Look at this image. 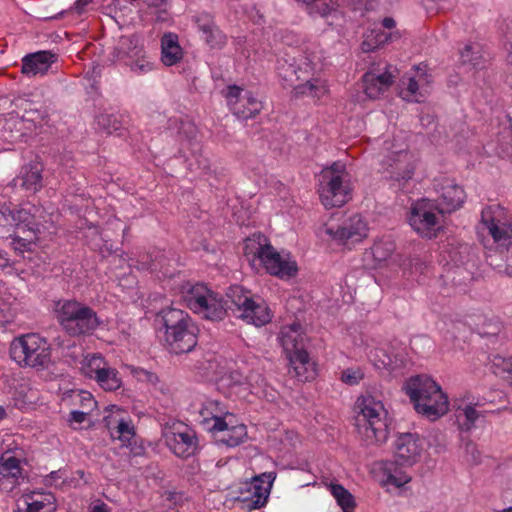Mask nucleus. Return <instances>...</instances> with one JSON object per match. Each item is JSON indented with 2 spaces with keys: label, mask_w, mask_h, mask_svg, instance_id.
Returning <instances> with one entry per match:
<instances>
[{
  "label": "nucleus",
  "mask_w": 512,
  "mask_h": 512,
  "mask_svg": "<svg viewBox=\"0 0 512 512\" xmlns=\"http://www.w3.org/2000/svg\"><path fill=\"white\" fill-rule=\"evenodd\" d=\"M238 385L243 388L247 396L248 394H254L258 397L266 396L265 380L258 373L249 374L243 378V381H240Z\"/></svg>",
  "instance_id": "c03bdc74"
},
{
  "label": "nucleus",
  "mask_w": 512,
  "mask_h": 512,
  "mask_svg": "<svg viewBox=\"0 0 512 512\" xmlns=\"http://www.w3.org/2000/svg\"><path fill=\"white\" fill-rule=\"evenodd\" d=\"M402 84L400 95L406 101L421 102L429 92L428 75L419 68L413 76L403 80Z\"/></svg>",
  "instance_id": "bb28decb"
},
{
  "label": "nucleus",
  "mask_w": 512,
  "mask_h": 512,
  "mask_svg": "<svg viewBox=\"0 0 512 512\" xmlns=\"http://www.w3.org/2000/svg\"><path fill=\"white\" fill-rule=\"evenodd\" d=\"M383 172L386 177L391 179L400 189L406 188L407 184L413 179L417 158L408 151L406 143V134L399 132L383 141Z\"/></svg>",
  "instance_id": "7ed1b4c3"
},
{
  "label": "nucleus",
  "mask_w": 512,
  "mask_h": 512,
  "mask_svg": "<svg viewBox=\"0 0 512 512\" xmlns=\"http://www.w3.org/2000/svg\"><path fill=\"white\" fill-rule=\"evenodd\" d=\"M40 232L35 233H26L25 237L17 236L12 241L13 249L19 254H24L25 252H31L32 247L35 245V241L38 239V234Z\"/></svg>",
  "instance_id": "8fccbe9b"
},
{
  "label": "nucleus",
  "mask_w": 512,
  "mask_h": 512,
  "mask_svg": "<svg viewBox=\"0 0 512 512\" xmlns=\"http://www.w3.org/2000/svg\"><path fill=\"white\" fill-rule=\"evenodd\" d=\"M12 210L6 204L0 205V227L13 226L11 222Z\"/></svg>",
  "instance_id": "13d9d810"
},
{
  "label": "nucleus",
  "mask_w": 512,
  "mask_h": 512,
  "mask_svg": "<svg viewBox=\"0 0 512 512\" xmlns=\"http://www.w3.org/2000/svg\"><path fill=\"white\" fill-rule=\"evenodd\" d=\"M275 478V472H265L253 477L251 481L244 482L240 488V501L250 510L263 507Z\"/></svg>",
  "instance_id": "2eb2a0df"
},
{
  "label": "nucleus",
  "mask_w": 512,
  "mask_h": 512,
  "mask_svg": "<svg viewBox=\"0 0 512 512\" xmlns=\"http://www.w3.org/2000/svg\"><path fill=\"white\" fill-rule=\"evenodd\" d=\"M92 2L93 0H77L74 4V9L77 13L81 14L86 11L87 6Z\"/></svg>",
  "instance_id": "680f3d73"
},
{
  "label": "nucleus",
  "mask_w": 512,
  "mask_h": 512,
  "mask_svg": "<svg viewBox=\"0 0 512 512\" xmlns=\"http://www.w3.org/2000/svg\"><path fill=\"white\" fill-rule=\"evenodd\" d=\"M394 250V241L390 237H382L365 253V261L371 268L376 269L391 257Z\"/></svg>",
  "instance_id": "c9c22d12"
},
{
  "label": "nucleus",
  "mask_w": 512,
  "mask_h": 512,
  "mask_svg": "<svg viewBox=\"0 0 512 512\" xmlns=\"http://www.w3.org/2000/svg\"><path fill=\"white\" fill-rule=\"evenodd\" d=\"M165 326V340L176 354L190 352L197 344L198 329L191 318L180 309L168 308L162 311Z\"/></svg>",
  "instance_id": "0eeeda50"
},
{
  "label": "nucleus",
  "mask_w": 512,
  "mask_h": 512,
  "mask_svg": "<svg viewBox=\"0 0 512 512\" xmlns=\"http://www.w3.org/2000/svg\"><path fill=\"white\" fill-rule=\"evenodd\" d=\"M506 251L508 252L506 257V273L512 276V246Z\"/></svg>",
  "instance_id": "e2e57ef3"
},
{
  "label": "nucleus",
  "mask_w": 512,
  "mask_h": 512,
  "mask_svg": "<svg viewBox=\"0 0 512 512\" xmlns=\"http://www.w3.org/2000/svg\"><path fill=\"white\" fill-rule=\"evenodd\" d=\"M186 132L190 134V136H189V140H190V139H192V138H194V137H195V134H196V128H195V126H194V125H192V124H189V123H188V124H186L185 126H183V127L181 128V133H186Z\"/></svg>",
  "instance_id": "0e129e2a"
},
{
  "label": "nucleus",
  "mask_w": 512,
  "mask_h": 512,
  "mask_svg": "<svg viewBox=\"0 0 512 512\" xmlns=\"http://www.w3.org/2000/svg\"><path fill=\"white\" fill-rule=\"evenodd\" d=\"M183 300L190 310L209 320L222 319L229 302L201 283L185 287Z\"/></svg>",
  "instance_id": "9d476101"
},
{
  "label": "nucleus",
  "mask_w": 512,
  "mask_h": 512,
  "mask_svg": "<svg viewBox=\"0 0 512 512\" xmlns=\"http://www.w3.org/2000/svg\"><path fill=\"white\" fill-rule=\"evenodd\" d=\"M404 390L416 412L431 421L439 419L449 409L447 395L430 376L417 375L409 378Z\"/></svg>",
  "instance_id": "f03ea898"
},
{
  "label": "nucleus",
  "mask_w": 512,
  "mask_h": 512,
  "mask_svg": "<svg viewBox=\"0 0 512 512\" xmlns=\"http://www.w3.org/2000/svg\"><path fill=\"white\" fill-rule=\"evenodd\" d=\"M444 252L447 254V256L444 255L447 264L453 263V265L459 267L465 263V260L469 256V246L467 244L451 245V247Z\"/></svg>",
  "instance_id": "09e8293b"
},
{
  "label": "nucleus",
  "mask_w": 512,
  "mask_h": 512,
  "mask_svg": "<svg viewBox=\"0 0 512 512\" xmlns=\"http://www.w3.org/2000/svg\"><path fill=\"white\" fill-rule=\"evenodd\" d=\"M328 489L343 512H353L356 506L354 496L342 485L331 483Z\"/></svg>",
  "instance_id": "37998d69"
},
{
  "label": "nucleus",
  "mask_w": 512,
  "mask_h": 512,
  "mask_svg": "<svg viewBox=\"0 0 512 512\" xmlns=\"http://www.w3.org/2000/svg\"><path fill=\"white\" fill-rule=\"evenodd\" d=\"M424 451V440L414 433L399 434L393 442L394 458L405 467L413 466L419 462Z\"/></svg>",
  "instance_id": "6ab92c4d"
},
{
  "label": "nucleus",
  "mask_w": 512,
  "mask_h": 512,
  "mask_svg": "<svg viewBox=\"0 0 512 512\" xmlns=\"http://www.w3.org/2000/svg\"><path fill=\"white\" fill-rule=\"evenodd\" d=\"M193 145V151L191 158H187L188 161V168L191 171H207L209 169V160L205 157H203L201 154L197 153L198 150V144L197 143H191Z\"/></svg>",
  "instance_id": "603ef678"
},
{
  "label": "nucleus",
  "mask_w": 512,
  "mask_h": 512,
  "mask_svg": "<svg viewBox=\"0 0 512 512\" xmlns=\"http://www.w3.org/2000/svg\"><path fill=\"white\" fill-rule=\"evenodd\" d=\"M278 339L286 357L305 350L306 336L299 323L283 326Z\"/></svg>",
  "instance_id": "c756f323"
},
{
  "label": "nucleus",
  "mask_w": 512,
  "mask_h": 512,
  "mask_svg": "<svg viewBox=\"0 0 512 512\" xmlns=\"http://www.w3.org/2000/svg\"><path fill=\"white\" fill-rule=\"evenodd\" d=\"M364 375L361 367H351L342 371L341 380L347 385H357L363 380Z\"/></svg>",
  "instance_id": "6e6d98bb"
},
{
  "label": "nucleus",
  "mask_w": 512,
  "mask_h": 512,
  "mask_svg": "<svg viewBox=\"0 0 512 512\" xmlns=\"http://www.w3.org/2000/svg\"><path fill=\"white\" fill-rule=\"evenodd\" d=\"M492 373L503 379L512 377V356L494 355L489 358Z\"/></svg>",
  "instance_id": "a18cd8bd"
},
{
  "label": "nucleus",
  "mask_w": 512,
  "mask_h": 512,
  "mask_svg": "<svg viewBox=\"0 0 512 512\" xmlns=\"http://www.w3.org/2000/svg\"><path fill=\"white\" fill-rule=\"evenodd\" d=\"M505 50L507 51L506 61H507L508 69L510 71V75L508 76L507 81H508L509 85L512 87V42H507L505 44Z\"/></svg>",
  "instance_id": "bf43d9fd"
},
{
  "label": "nucleus",
  "mask_w": 512,
  "mask_h": 512,
  "mask_svg": "<svg viewBox=\"0 0 512 512\" xmlns=\"http://www.w3.org/2000/svg\"><path fill=\"white\" fill-rule=\"evenodd\" d=\"M200 422L204 425L205 429L212 432L220 425L225 426L228 416L233 414L228 412L226 406L216 400H206L200 411Z\"/></svg>",
  "instance_id": "cd10ccee"
},
{
  "label": "nucleus",
  "mask_w": 512,
  "mask_h": 512,
  "mask_svg": "<svg viewBox=\"0 0 512 512\" xmlns=\"http://www.w3.org/2000/svg\"><path fill=\"white\" fill-rule=\"evenodd\" d=\"M55 61V54L49 51H39L23 58L22 72L27 76L43 75Z\"/></svg>",
  "instance_id": "f704fd0d"
},
{
  "label": "nucleus",
  "mask_w": 512,
  "mask_h": 512,
  "mask_svg": "<svg viewBox=\"0 0 512 512\" xmlns=\"http://www.w3.org/2000/svg\"><path fill=\"white\" fill-rule=\"evenodd\" d=\"M376 476L381 487L388 492L405 491L412 480V476L396 460L380 462Z\"/></svg>",
  "instance_id": "aec40b11"
},
{
  "label": "nucleus",
  "mask_w": 512,
  "mask_h": 512,
  "mask_svg": "<svg viewBox=\"0 0 512 512\" xmlns=\"http://www.w3.org/2000/svg\"><path fill=\"white\" fill-rule=\"evenodd\" d=\"M439 193L441 202L438 205L443 213L460 208L466 198L463 188L452 180H445Z\"/></svg>",
  "instance_id": "72a5a7b5"
},
{
  "label": "nucleus",
  "mask_w": 512,
  "mask_h": 512,
  "mask_svg": "<svg viewBox=\"0 0 512 512\" xmlns=\"http://www.w3.org/2000/svg\"><path fill=\"white\" fill-rule=\"evenodd\" d=\"M57 316L61 326L73 336L90 334L102 324L93 309L76 300L59 303Z\"/></svg>",
  "instance_id": "9b49d317"
},
{
  "label": "nucleus",
  "mask_w": 512,
  "mask_h": 512,
  "mask_svg": "<svg viewBox=\"0 0 512 512\" xmlns=\"http://www.w3.org/2000/svg\"><path fill=\"white\" fill-rule=\"evenodd\" d=\"M393 83V76L385 68L381 70L371 69L363 76V88L366 96L370 99H376L384 94Z\"/></svg>",
  "instance_id": "7c9ffc66"
},
{
  "label": "nucleus",
  "mask_w": 512,
  "mask_h": 512,
  "mask_svg": "<svg viewBox=\"0 0 512 512\" xmlns=\"http://www.w3.org/2000/svg\"><path fill=\"white\" fill-rule=\"evenodd\" d=\"M183 58V49L179 44L178 35L172 32L164 33L161 38V61L166 66H172Z\"/></svg>",
  "instance_id": "4c0bfd02"
},
{
  "label": "nucleus",
  "mask_w": 512,
  "mask_h": 512,
  "mask_svg": "<svg viewBox=\"0 0 512 512\" xmlns=\"http://www.w3.org/2000/svg\"><path fill=\"white\" fill-rule=\"evenodd\" d=\"M460 57L463 63H470L474 67L480 65V49L478 45H467L460 53Z\"/></svg>",
  "instance_id": "864d4df0"
},
{
  "label": "nucleus",
  "mask_w": 512,
  "mask_h": 512,
  "mask_svg": "<svg viewBox=\"0 0 512 512\" xmlns=\"http://www.w3.org/2000/svg\"><path fill=\"white\" fill-rule=\"evenodd\" d=\"M11 222L18 233H35L47 230V223H53V214L35 205L25 204L21 208L12 211Z\"/></svg>",
  "instance_id": "f3484780"
},
{
  "label": "nucleus",
  "mask_w": 512,
  "mask_h": 512,
  "mask_svg": "<svg viewBox=\"0 0 512 512\" xmlns=\"http://www.w3.org/2000/svg\"><path fill=\"white\" fill-rule=\"evenodd\" d=\"M348 342L354 350V353L360 357L365 356L376 368L393 370L397 367V364L393 359L386 353L382 352L384 358H378L377 352L373 353L374 340L362 333L350 335Z\"/></svg>",
  "instance_id": "5701e85b"
},
{
  "label": "nucleus",
  "mask_w": 512,
  "mask_h": 512,
  "mask_svg": "<svg viewBox=\"0 0 512 512\" xmlns=\"http://www.w3.org/2000/svg\"><path fill=\"white\" fill-rule=\"evenodd\" d=\"M198 32L201 39L211 49H221L226 44L225 34L216 26L213 18L209 14H201L196 17Z\"/></svg>",
  "instance_id": "2f4dec72"
},
{
  "label": "nucleus",
  "mask_w": 512,
  "mask_h": 512,
  "mask_svg": "<svg viewBox=\"0 0 512 512\" xmlns=\"http://www.w3.org/2000/svg\"><path fill=\"white\" fill-rule=\"evenodd\" d=\"M244 256L254 270H264L281 280L292 279L298 273V264L292 254L286 250H277L270 240L260 233L246 238Z\"/></svg>",
  "instance_id": "f257e3e1"
},
{
  "label": "nucleus",
  "mask_w": 512,
  "mask_h": 512,
  "mask_svg": "<svg viewBox=\"0 0 512 512\" xmlns=\"http://www.w3.org/2000/svg\"><path fill=\"white\" fill-rule=\"evenodd\" d=\"M23 310L22 303L16 298L7 297L0 301V327H7L15 321Z\"/></svg>",
  "instance_id": "ea45409f"
},
{
  "label": "nucleus",
  "mask_w": 512,
  "mask_h": 512,
  "mask_svg": "<svg viewBox=\"0 0 512 512\" xmlns=\"http://www.w3.org/2000/svg\"><path fill=\"white\" fill-rule=\"evenodd\" d=\"M90 512H109L108 506L104 503H97L93 505Z\"/></svg>",
  "instance_id": "69168bd1"
},
{
  "label": "nucleus",
  "mask_w": 512,
  "mask_h": 512,
  "mask_svg": "<svg viewBox=\"0 0 512 512\" xmlns=\"http://www.w3.org/2000/svg\"><path fill=\"white\" fill-rule=\"evenodd\" d=\"M90 411H87V410H74L70 413V421L71 422H76V423H82L85 421V418L87 416V414L89 413Z\"/></svg>",
  "instance_id": "052dcab7"
},
{
  "label": "nucleus",
  "mask_w": 512,
  "mask_h": 512,
  "mask_svg": "<svg viewBox=\"0 0 512 512\" xmlns=\"http://www.w3.org/2000/svg\"><path fill=\"white\" fill-rule=\"evenodd\" d=\"M41 119L42 115L34 110H25V114L21 118L11 115L5 122L4 128L9 134L4 136V139L10 143L18 142L25 135L24 128L30 129Z\"/></svg>",
  "instance_id": "c85d7f7f"
},
{
  "label": "nucleus",
  "mask_w": 512,
  "mask_h": 512,
  "mask_svg": "<svg viewBox=\"0 0 512 512\" xmlns=\"http://www.w3.org/2000/svg\"><path fill=\"white\" fill-rule=\"evenodd\" d=\"M8 265V259L0 252V266L5 267Z\"/></svg>",
  "instance_id": "774afa93"
},
{
  "label": "nucleus",
  "mask_w": 512,
  "mask_h": 512,
  "mask_svg": "<svg viewBox=\"0 0 512 512\" xmlns=\"http://www.w3.org/2000/svg\"><path fill=\"white\" fill-rule=\"evenodd\" d=\"M10 355L21 367L44 368L50 363L51 348L45 338L28 333L11 342Z\"/></svg>",
  "instance_id": "6e6552de"
},
{
  "label": "nucleus",
  "mask_w": 512,
  "mask_h": 512,
  "mask_svg": "<svg viewBox=\"0 0 512 512\" xmlns=\"http://www.w3.org/2000/svg\"><path fill=\"white\" fill-rule=\"evenodd\" d=\"M359 434L367 444H381L387 440V410L382 400L370 393L361 395L356 402Z\"/></svg>",
  "instance_id": "39448f33"
},
{
  "label": "nucleus",
  "mask_w": 512,
  "mask_h": 512,
  "mask_svg": "<svg viewBox=\"0 0 512 512\" xmlns=\"http://www.w3.org/2000/svg\"><path fill=\"white\" fill-rule=\"evenodd\" d=\"M42 171L43 164L40 161H31L29 164L22 167L16 181L20 182V185L24 189L37 192L42 187Z\"/></svg>",
  "instance_id": "e433bc0d"
},
{
  "label": "nucleus",
  "mask_w": 512,
  "mask_h": 512,
  "mask_svg": "<svg viewBox=\"0 0 512 512\" xmlns=\"http://www.w3.org/2000/svg\"><path fill=\"white\" fill-rule=\"evenodd\" d=\"M232 380H234V386L238 388V393L242 394L244 397H247L245 391H243V388H241L238 383L241 381V380H236L235 377H232Z\"/></svg>",
  "instance_id": "338daca9"
},
{
  "label": "nucleus",
  "mask_w": 512,
  "mask_h": 512,
  "mask_svg": "<svg viewBox=\"0 0 512 512\" xmlns=\"http://www.w3.org/2000/svg\"><path fill=\"white\" fill-rule=\"evenodd\" d=\"M24 479L20 460L10 454H4L0 458V488L5 492H11Z\"/></svg>",
  "instance_id": "393cba45"
},
{
  "label": "nucleus",
  "mask_w": 512,
  "mask_h": 512,
  "mask_svg": "<svg viewBox=\"0 0 512 512\" xmlns=\"http://www.w3.org/2000/svg\"><path fill=\"white\" fill-rule=\"evenodd\" d=\"M55 497L52 493L33 490L24 493L18 500L19 509L23 512H54Z\"/></svg>",
  "instance_id": "a878e982"
},
{
  "label": "nucleus",
  "mask_w": 512,
  "mask_h": 512,
  "mask_svg": "<svg viewBox=\"0 0 512 512\" xmlns=\"http://www.w3.org/2000/svg\"><path fill=\"white\" fill-rule=\"evenodd\" d=\"M408 222L419 236L432 239L444 228V213L435 201L421 199L412 205Z\"/></svg>",
  "instance_id": "f8f14e48"
},
{
  "label": "nucleus",
  "mask_w": 512,
  "mask_h": 512,
  "mask_svg": "<svg viewBox=\"0 0 512 512\" xmlns=\"http://www.w3.org/2000/svg\"><path fill=\"white\" fill-rule=\"evenodd\" d=\"M125 63L137 75L147 74L154 69V62L149 59L142 49L136 50Z\"/></svg>",
  "instance_id": "a19ab883"
},
{
  "label": "nucleus",
  "mask_w": 512,
  "mask_h": 512,
  "mask_svg": "<svg viewBox=\"0 0 512 512\" xmlns=\"http://www.w3.org/2000/svg\"><path fill=\"white\" fill-rule=\"evenodd\" d=\"M290 72L288 70L285 72L279 71L280 76H282L286 81L293 82L291 75L295 74L296 79L303 81L294 86V92L299 96H309L312 98L320 99L328 93V86L325 79L320 76H315L314 72H309L307 69L303 71V68L299 66L298 70L294 68L293 65L289 66ZM281 70V68H279Z\"/></svg>",
  "instance_id": "a211bd4d"
},
{
  "label": "nucleus",
  "mask_w": 512,
  "mask_h": 512,
  "mask_svg": "<svg viewBox=\"0 0 512 512\" xmlns=\"http://www.w3.org/2000/svg\"><path fill=\"white\" fill-rule=\"evenodd\" d=\"M396 26L395 20L386 17L379 24H374L366 30L363 35L361 48L363 52H371L381 48L386 43L392 42L399 38L397 31H392Z\"/></svg>",
  "instance_id": "4be33fe9"
},
{
  "label": "nucleus",
  "mask_w": 512,
  "mask_h": 512,
  "mask_svg": "<svg viewBox=\"0 0 512 512\" xmlns=\"http://www.w3.org/2000/svg\"><path fill=\"white\" fill-rule=\"evenodd\" d=\"M234 315L248 324L264 326L272 319V313L266 302L260 297H252L250 292L240 286H233L227 293Z\"/></svg>",
  "instance_id": "1a4fd4ad"
},
{
  "label": "nucleus",
  "mask_w": 512,
  "mask_h": 512,
  "mask_svg": "<svg viewBox=\"0 0 512 512\" xmlns=\"http://www.w3.org/2000/svg\"><path fill=\"white\" fill-rule=\"evenodd\" d=\"M478 233L487 249L509 250L512 246V215L499 204L484 207Z\"/></svg>",
  "instance_id": "20e7f679"
},
{
  "label": "nucleus",
  "mask_w": 512,
  "mask_h": 512,
  "mask_svg": "<svg viewBox=\"0 0 512 512\" xmlns=\"http://www.w3.org/2000/svg\"><path fill=\"white\" fill-rule=\"evenodd\" d=\"M170 261L163 255L157 256L149 264H142V269L150 270L152 273H156L158 278L161 277H172L174 270H170Z\"/></svg>",
  "instance_id": "de8ad7c7"
},
{
  "label": "nucleus",
  "mask_w": 512,
  "mask_h": 512,
  "mask_svg": "<svg viewBox=\"0 0 512 512\" xmlns=\"http://www.w3.org/2000/svg\"><path fill=\"white\" fill-rule=\"evenodd\" d=\"M95 382L105 391H115L122 386V378L119 372L108 362L98 374Z\"/></svg>",
  "instance_id": "58836bf2"
},
{
  "label": "nucleus",
  "mask_w": 512,
  "mask_h": 512,
  "mask_svg": "<svg viewBox=\"0 0 512 512\" xmlns=\"http://www.w3.org/2000/svg\"><path fill=\"white\" fill-rule=\"evenodd\" d=\"M325 233L336 243L351 246L367 238L369 227L363 216L354 214L340 225H326Z\"/></svg>",
  "instance_id": "4468645a"
},
{
  "label": "nucleus",
  "mask_w": 512,
  "mask_h": 512,
  "mask_svg": "<svg viewBox=\"0 0 512 512\" xmlns=\"http://www.w3.org/2000/svg\"><path fill=\"white\" fill-rule=\"evenodd\" d=\"M162 437L168 449L177 457L188 458L196 454L199 441L196 432L183 422H173L162 430Z\"/></svg>",
  "instance_id": "ddd939ff"
},
{
  "label": "nucleus",
  "mask_w": 512,
  "mask_h": 512,
  "mask_svg": "<svg viewBox=\"0 0 512 512\" xmlns=\"http://www.w3.org/2000/svg\"><path fill=\"white\" fill-rule=\"evenodd\" d=\"M478 412L471 404H459L456 407V418L461 430L469 431L478 419Z\"/></svg>",
  "instance_id": "49530a36"
},
{
  "label": "nucleus",
  "mask_w": 512,
  "mask_h": 512,
  "mask_svg": "<svg viewBox=\"0 0 512 512\" xmlns=\"http://www.w3.org/2000/svg\"><path fill=\"white\" fill-rule=\"evenodd\" d=\"M13 400L16 407L26 409L35 402L36 394L33 390L22 387L20 391L14 393Z\"/></svg>",
  "instance_id": "3c124183"
},
{
  "label": "nucleus",
  "mask_w": 512,
  "mask_h": 512,
  "mask_svg": "<svg viewBox=\"0 0 512 512\" xmlns=\"http://www.w3.org/2000/svg\"><path fill=\"white\" fill-rule=\"evenodd\" d=\"M225 422L227 425H220L212 431L216 442L227 447H236L245 442L248 436L246 426L239 423L234 415L228 416Z\"/></svg>",
  "instance_id": "b1692460"
},
{
  "label": "nucleus",
  "mask_w": 512,
  "mask_h": 512,
  "mask_svg": "<svg viewBox=\"0 0 512 512\" xmlns=\"http://www.w3.org/2000/svg\"><path fill=\"white\" fill-rule=\"evenodd\" d=\"M289 374L300 382L310 381L316 376L315 363L310 359L306 350L287 356Z\"/></svg>",
  "instance_id": "473e14b6"
},
{
  "label": "nucleus",
  "mask_w": 512,
  "mask_h": 512,
  "mask_svg": "<svg viewBox=\"0 0 512 512\" xmlns=\"http://www.w3.org/2000/svg\"><path fill=\"white\" fill-rule=\"evenodd\" d=\"M352 176L342 161L324 167L318 177V194L326 208L342 207L352 197Z\"/></svg>",
  "instance_id": "423d86ee"
},
{
  "label": "nucleus",
  "mask_w": 512,
  "mask_h": 512,
  "mask_svg": "<svg viewBox=\"0 0 512 512\" xmlns=\"http://www.w3.org/2000/svg\"><path fill=\"white\" fill-rule=\"evenodd\" d=\"M232 113L239 119L254 118L263 108L262 101L251 91L238 86H229L224 92Z\"/></svg>",
  "instance_id": "dca6fc26"
},
{
  "label": "nucleus",
  "mask_w": 512,
  "mask_h": 512,
  "mask_svg": "<svg viewBox=\"0 0 512 512\" xmlns=\"http://www.w3.org/2000/svg\"><path fill=\"white\" fill-rule=\"evenodd\" d=\"M97 123L106 133L112 134L118 130V124L116 120L110 115H101L97 118Z\"/></svg>",
  "instance_id": "4d7b16f0"
},
{
  "label": "nucleus",
  "mask_w": 512,
  "mask_h": 512,
  "mask_svg": "<svg viewBox=\"0 0 512 512\" xmlns=\"http://www.w3.org/2000/svg\"><path fill=\"white\" fill-rule=\"evenodd\" d=\"M107 412L104 421L111 436L120 440L123 446L130 445L135 436V430L127 411L116 405H111Z\"/></svg>",
  "instance_id": "412c9836"
},
{
  "label": "nucleus",
  "mask_w": 512,
  "mask_h": 512,
  "mask_svg": "<svg viewBox=\"0 0 512 512\" xmlns=\"http://www.w3.org/2000/svg\"><path fill=\"white\" fill-rule=\"evenodd\" d=\"M71 397L75 403H78L82 409L87 411H92L96 406V401L93 398V395L88 391H73Z\"/></svg>",
  "instance_id": "5fc2aeb1"
},
{
  "label": "nucleus",
  "mask_w": 512,
  "mask_h": 512,
  "mask_svg": "<svg viewBox=\"0 0 512 512\" xmlns=\"http://www.w3.org/2000/svg\"><path fill=\"white\" fill-rule=\"evenodd\" d=\"M106 363L100 354H89L81 361L80 371L85 377L95 381Z\"/></svg>",
  "instance_id": "79ce46f5"
}]
</instances>
